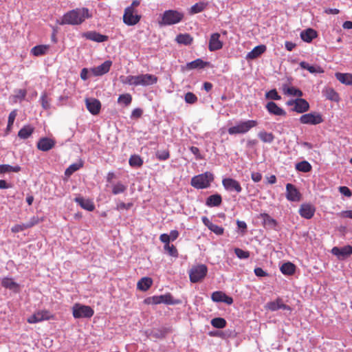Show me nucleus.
<instances>
[{"mask_svg":"<svg viewBox=\"0 0 352 352\" xmlns=\"http://www.w3.org/2000/svg\"><path fill=\"white\" fill-rule=\"evenodd\" d=\"M160 239L162 242H163L165 245L170 244V238L168 234H162L160 236Z\"/></svg>","mask_w":352,"mask_h":352,"instance_id":"nucleus-62","label":"nucleus"},{"mask_svg":"<svg viewBox=\"0 0 352 352\" xmlns=\"http://www.w3.org/2000/svg\"><path fill=\"white\" fill-rule=\"evenodd\" d=\"M211 299L214 302H223L227 305H232L233 303L232 298L221 291L214 292L211 295Z\"/></svg>","mask_w":352,"mask_h":352,"instance_id":"nucleus-17","label":"nucleus"},{"mask_svg":"<svg viewBox=\"0 0 352 352\" xmlns=\"http://www.w3.org/2000/svg\"><path fill=\"white\" fill-rule=\"evenodd\" d=\"M323 94L327 99L329 100L335 102H338L340 100L339 94L333 88H326L323 91Z\"/></svg>","mask_w":352,"mask_h":352,"instance_id":"nucleus-36","label":"nucleus"},{"mask_svg":"<svg viewBox=\"0 0 352 352\" xmlns=\"http://www.w3.org/2000/svg\"><path fill=\"white\" fill-rule=\"evenodd\" d=\"M213 180V174L210 172H205L194 176L191 179L190 184L197 189H204L208 188Z\"/></svg>","mask_w":352,"mask_h":352,"instance_id":"nucleus-4","label":"nucleus"},{"mask_svg":"<svg viewBox=\"0 0 352 352\" xmlns=\"http://www.w3.org/2000/svg\"><path fill=\"white\" fill-rule=\"evenodd\" d=\"M184 14L175 10H166L162 15L159 21L160 26L171 25L178 23L184 19Z\"/></svg>","mask_w":352,"mask_h":352,"instance_id":"nucleus-3","label":"nucleus"},{"mask_svg":"<svg viewBox=\"0 0 352 352\" xmlns=\"http://www.w3.org/2000/svg\"><path fill=\"white\" fill-rule=\"evenodd\" d=\"M1 285L2 287L12 290L15 293H18L20 291V285L11 278H3L1 280Z\"/></svg>","mask_w":352,"mask_h":352,"instance_id":"nucleus-22","label":"nucleus"},{"mask_svg":"<svg viewBox=\"0 0 352 352\" xmlns=\"http://www.w3.org/2000/svg\"><path fill=\"white\" fill-rule=\"evenodd\" d=\"M331 252L339 260H344L352 254V246L347 245L342 248L333 247Z\"/></svg>","mask_w":352,"mask_h":352,"instance_id":"nucleus-9","label":"nucleus"},{"mask_svg":"<svg viewBox=\"0 0 352 352\" xmlns=\"http://www.w3.org/2000/svg\"><path fill=\"white\" fill-rule=\"evenodd\" d=\"M309 109V104L308 102L302 98H297L296 103L292 111H296L298 113H302L307 111Z\"/></svg>","mask_w":352,"mask_h":352,"instance_id":"nucleus-23","label":"nucleus"},{"mask_svg":"<svg viewBox=\"0 0 352 352\" xmlns=\"http://www.w3.org/2000/svg\"><path fill=\"white\" fill-rule=\"evenodd\" d=\"M222 185L228 191H234L239 193L242 191V187L240 183L232 178H224L222 180Z\"/></svg>","mask_w":352,"mask_h":352,"instance_id":"nucleus-11","label":"nucleus"},{"mask_svg":"<svg viewBox=\"0 0 352 352\" xmlns=\"http://www.w3.org/2000/svg\"><path fill=\"white\" fill-rule=\"evenodd\" d=\"M254 274L259 277L267 276V273L265 272L261 267H256L254 269Z\"/></svg>","mask_w":352,"mask_h":352,"instance_id":"nucleus-59","label":"nucleus"},{"mask_svg":"<svg viewBox=\"0 0 352 352\" xmlns=\"http://www.w3.org/2000/svg\"><path fill=\"white\" fill-rule=\"evenodd\" d=\"M16 116V111H12L10 113L8 116V125L6 128L7 131H10L12 129L15 118Z\"/></svg>","mask_w":352,"mask_h":352,"instance_id":"nucleus-53","label":"nucleus"},{"mask_svg":"<svg viewBox=\"0 0 352 352\" xmlns=\"http://www.w3.org/2000/svg\"><path fill=\"white\" fill-rule=\"evenodd\" d=\"M265 308L272 311H275L278 309L292 311L291 307L284 304L283 299L280 298H277L275 300L267 302L265 305Z\"/></svg>","mask_w":352,"mask_h":352,"instance_id":"nucleus-14","label":"nucleus"},{"mask_svg":"<svg viewBox=\"0 0 352 352\" xmlns=\"http://www.w3.org/2000/svg\"><path fill=\"white\" fill-rule=\"evenodd\" d=\"M190 151L195 155L197 160L203 159V157L200 153L199 148L192 146L190 147Z\"/></svg>","mask_w":352,"mask_h":352,"instance_id":"nucleus-58","label":"nucleus"},{"mask_svg":"<svg viewBox=\"0 0 352 352\" xmlns=\"http://www.w3.org/2000/svg\"><path fill=\"white\" fill-rule=\"evenodd\" d=\"M56 142L48 138H42L37 142V148L42 151H48L54 147Z\"/></svg>","mask_w":352,"mask_h":352,"instance_id":"nucleus-16","label":"nucleus"},{"mask_svg":"<svg viewBox=\"0 0 352 352\" xmlns=\"http://www.w3.org/2000/svg\"><path fill=\"white\" fill-rule=\"evenodd\" d=\"M36 221H28L26 223L16 224L11 228L12 232H19L35 225Z\"/></svg>","mask_w":352,"mask_h":352,"instance_id":"nucleus-41","label":"nucleus"},{"mask_svg":"<svg viewBox=\"0 0 352 352\" xmlns=\"http://www.w3.org/2000/svg\"><path fill=\"white\" fill-rule=\"evenodd\" d=\"M143 164L142 160L138 155H133V166H140Z\"/></svg>","mask_w":352,"mask_h":352,"instance_id":"nucleus-63","label":"nucleus"},{"mask_svg":"<svg viewBox=\"0 0 352 352\" xmlns=\"http://www.w3.org/2000/svg\"><path fill=\"white\" fill-rule=\"evenodd\" d=\"M168 236H169L170 240L173 241L175 239H177V238L178 237L179 232H178V231L174 230L170 231V234H168Z\"/></svg>","mask_w":352,"mask_h":352,"instance_id":"nucleus-64","label":"nucleus"},{"mask_svg":"<svg viewBox=\"0 0 352 352\" xmlns=\"http://www.w3.org/2000/svg\"><path fill=\"white\" fill-rule=\"evenodd\" d=\"M299 120L303 124L316 125L323 122L324 119L320 113L311 112L301 116Z\"/></svg>","mask_w":352,"mask_h":352,"instance_id":"nucleus-7","label":"nucleus"},{"mask_svg":"<svg viewBox=\"0 0 352 352\" xmlns=\"http://www.w3.org/2000/svg\"><path fill=\"white\" fill-rule=\"evenodd\" d=\"M126 188V186L123 184L118 182L112 186V192L114 195H118L124 192Z\"/></svg>","mask_w":352,"mask_h":352,"instance_id":"nucleus-50","label":"nucleus"},{"mask_svg":"<svg viewBox=\"0 0 352 352\" xmlns=\"http://www.w3.org/2000/svg\"><path fill=\"white\" fill-rule=\"evenodd\" d=\"M314 206L309 204H302L299 209V213L301 217L307 219H311L314 216Z\"/></svg>","mask_w":352,"mask_h":352,"instance_id":"nucleus-19","label":"nucleus"},{"mask_svg":"<svg viewBox=\"0 0 352 352\" xmlns=\"http://www.w3.org/2000/svg\"><path fill=\"white\" fill-rule=\"evenodd\" d=\"M299 65L302 69L308 70L311 74L324 73V69L319 65H310L305 61H301Z\"/></svg>","mask_w":352,"mask_h":352,"instance_id":"nucleus-27","label":"nucleus"},{"mask_svg":"<svg viewBox=\"0 0 352 352\" xmlns=\"http://www.w3.org/2000/svg\"><path fill=\"white\" fill-rule=\"evenodd\" d=\"M41 105L43 109H48L50 107V100L46 93H43L41 97Z\"/></svg>","mask_w":352,"mask_h":352,"instance_id":"nucleus-55","label":"nucleus"},{"mask_svg":"<svg viewBox=\"0 0 352 352\" xmlns=\"http://www.w3.org/2000/svg\"><path fill=\"white\" fill-rule=\"evenodd\" d=\"M50 48L49 45H38L32 47L30 53L34 56H41L47 54Z\"/></svg>","mask_w":352,"mask_h":352,"instance_id":"nucleus-25","label":"nucleus"},{"mask_svg":"<svg viewBox=\"0 0 352 352\" xmlns=\"http://www.w3.org/2000/svg\"><path fill=\"white\" fill-rule=\"evenodd\" d=\"M176 41L179 44L190 45L192 42V37L188 34H179L176 37Z\"/></svg>","mask_w":352,"mask_h":352,"instance_id":"nucleus-38","label":"nucleus"},{"mask_svg":"<svg viewBox=\"0 0 352 352\" xmlns=\"http://www.w3.org/2000/svg\"><path fill=\"white\" fill-rule=\"evenodd\" d=\"M251 178L254 182H258L262 179V175L260 173H252L251 174Z\"/></svg>","mask_w":352,"mask_h":352,"instance_id":"nucleus-60","label":"nucleus"},{"mask_svg":"<svg viewBox=\"0 0 352 352\" xmlns=\"http://www.w3.org/2000/svg\"><path fill=\"white\" fill-rule=\"evenodd\" d=\"M157 82V78L153 74H141L133 76V85L148 86L155 84Z\"/></svg>","mask_w":352,"mask_h":352,"instance_id":"nucleus-8","label":"nucleus"},{"mask_svg":"<svg viewBox=\"0 0 352 352\" xmlns=\"http://www.w3.org/2000/svg\"><path fill=\"white\" fill-rule=\"evenodd\" d=\"M51 318L52 315L50 311L46 310L38 311L28 318V322L34 324L43 320H50Z\"/></svg>","mask_w":352,"mask_h":352,"instance_id":"nucleus-12","label":"nucleus"},{"mask_svg":"<svg viewBox=\"0 0 352 352\" xmlns=\"http://www.w3.org/2000/svg\"><path fill=\"white\" fill-rule=\"evenodd\" d=\"M123 21L128 25H132V5L125 9Z\"/></svg>","mask_w":352,"mask_h":352,"instance_id":"nucleus-45","label":"nucleus"},{"mask_svg":"<svg viewBox=\"0 0 352 352\" xmlns=\"http://www.w3.org/2000/svg\"><path fill=\"white\" fill-rule=\"evenodd\" d=\"M286 197L290 201L298 202L301 199V194L294 185L292 184H287Z\"/></svg>","mask_w":352,"mask_h":352,"instance_id":"nucleus-13","label":"nucleus"},{"mask_svg":"<svg viewBox=\"0 0 352 352\" xmlns=\"http://www.w3.org/2000/svg\"><path fill=\"white\" fill-rule=\"evenodd\" d=\"M76 203H78L82 208L86 209L88 211H92L94 209V205L89 199H84L83 197H79L75 199Z\"/></svg>","mask_w":352,"mask_h":352,"instance_id":"nucleus-31","label":"nucleus"},{"mask_svg":"<svg viewBox=\"0 0 352 352\" xmlns=\"http://www.w3.org/2000/svg\"><path fill=\"white\" fill-rule=\"evenodd\" d=\"M206 7V3L204 2L197 3L193 5L190 8L191 14H197L202 12Z\"/></svg>","mask_w":352,"mask_h":352,"instance_id":"nucleus-47","label":"nucleus"},{"mask_svg":"<svg viewBox=\"0 0 352 352\" xmlns=\"http://www.w3.org/2000/svg\"><path fill=\"white\" fill-rule=\"evenodd\" d=\"M339 192L342 195H343L347 197H351L352 196L351 190L346 186H340L339 188Z\"/></svg>","mask_w":352,"mask_h":352,"instance_id":"nucleus-57","label":"nucleus"},{"mask_svg":"<svg viewBox=\"0 0 352 352\" xmlns=\"http://www.w3.org/2000/svg\"><path fill=\"white\" fill-rule=\"evenodd\" d=\"M34 131V128L31 125H25L18 132V136L21 139H27L32 135Z\"/></svg>","mask_w":352,"mask_h":352,"instance_id":"nucleus-32","label":"nucleus"},{"mask_svg":"<svg viewBox=\"0 0 352 352\" xmlns=\"http://www.w3.org/2000/svg\"><path fill=\"white\" fill-rule=\"evenodd\" d=\"M283 91L285 94L288 95V96H298V97L302 96V91L294 87H288L287 85H284L283 86Z\"/></svg>","mask_w":352,"mask_h":352,"instance_id":"nucleus-34","label":"nucleus"},{"mask_svg":"<svg viewBox=\"0 0 352 352\" xmlns=\"http://www.w3.org/2000/svg\"><path fill=\"white\" fill-rule=\"evenodd\" d=\"M280 270V272L283 274L291 276V275H293L295 273L296 266H295L294 264H293V263H292L290 262H287V263H283L281 265Z\"/></svg>","mask_w":352,"mask_h":352,"instance_id":"nucleus-35","label":"nucleus"},{"mask_svg":"<svg viewBox=\"0 0 352 352\" xmlns=\"http://www.w3.org/2000/svg\"><path fill=\"white\" fill-rule=\"evenodd\" d=\"M164 250L171 256L177 258L178 256V251L174 245H164Z\"/></svg>","mask_w":352,"mask_h":352,"instance_id":"nucleus-49","label":"nucleus"},{"mask_svg":"<svg viewBox=\"0 0 352 352\" xmlns=\"http://www.w3.org/2000/svg\"><path fill=\"white\" fill-rule=\"evenodd\" d=\"M223 47V42L220 40L219 33L212 34L209 40L208 50L210 52L219 50Z\"/></svg>","mask_w":352,"mask_h":352,"instance_id":"nucleus-15","label":"nucleus"},{"mask_svg":"<svg viewBox=\"0 0 352 352\" xmlns=\"http://www.w3.org/2000/svg\"><path fill=\"white\" fill-rule=\"evenodd\" d=\"M265 108L272 115L285 116L286 112L281 107H278L274 102H269L266 104Z\"/></svg>","mask_w":352,"mask_h":352,"instance_id":"nucleus-20","label":"nucleus"},{"mask_svg":"<svg viewBox=\"0 0 352 352\" xmlns=\"http://www.w3.org/2000/svg\"><path fill=\"white\" fill-rule=\"evenodd\" d=\"M153 280L149 277H143L137 283V289L146 292L147 291L152 285Z\"/></svg>","mask_w":352,"mask_h":352,"instance_id":"nucleus-29","label":"nucleus"},{"mask_svg":"<svg viewBox=\"0 0 352 352\" xmlns=\"http://www.w3.org/2000/svg\"><path fill=\"white\" fill-rule=\"evenodd\" d=\"M222 203V197L219 194L209 196L206 200V205L208 207L219 206Z\"/></svg>","mask_w":352,"mask_h":352,"instance_id":"nucleus-28","label":"nucleus"},{"mask_svg":"<svg viewBox=\"0 0 352 352\" xmlns=\"http://www.w3.org/2000/svg\"><path fill=\"white\" fill-rule=\"evenodd\" d=\"M132 98L129 94H122L118 98V103L123 107L129 106L131 104Z\"/></svg>","mask_w":352,"mask_h":352,"instance_id":"nucleus-43","label":"nucleus"},{"mask_svg":"<svg viewBox=\"0 0 352 352\" xmlns=\"http://www.w3.org/2000/svg\"><path fill=\"white\" fill-rule=\"evenodd\" d=\"M91 16L87 8H76L65 14L60 24L79 25Z\"/></svg>","mask_w":352,"mask_h":352,"instance_id":"nucleus-1","label":"nucleus"},{"mask_svg":"<svg viewBox=\"0 0 352 352\" xmlns=\"http://www.w3.org/2000/svg\"><path fill=\"white\" fill-rule=\"evenodd\" d=\"M265 98L267 99L279 100L281 99L280 96L278 94L276 89H273L265 94Z\"/></svg>","mask_w":352,"mask_h":352,"instance_id":"nucleus-51","label":"nucleus"},{"mask_svg":"<svg viewBox=\"0 0 352 352\" xmlns=\"http://www.w3.org/2000/svg\"><path fill=\"white\" fill-rule=\"evenodd\" d=\"M156 156L160 160H166L169 158L170 153L168 151H158L156 153Z\"/></svg>","mask_w":352,"mask_h":352,"instance_id":"nucleus-56","label":"nucleus"},{"mask_svg":"<svg viewBox=\"0 0 352 352\" xmlns=\"http://www.w3.org/2000/svg\"><path fill=\"white\" fill-rule=\"evenodd\" d=\"M72 314L75 319L90 318L94 316V311L90 306L75 303L72 307Z\"/></svg>","mask_w":352,"mask_h":352,"instance_id":"nucleus-5","label":"nucleus"},{"mask_svg":"<svg viewBox=\"0 0 352 352\" xmlns=\"http://www.w3.org/2000/svg\"><path fill=\"white\" fill-rule=\"evenodd\" d=\"M152 302L154 304H160L164 302L166 304L171 303V296L170 295H161L153 296L152 298Z\"/></svg>","mask_w":352,"mask_h":352,"instance_id":"nucleus-40","label":"nucleus"},{"mask_svg":"<svg viewBox=\"0 0 352 352\" xmlns=\"http://www.w3.org/2000/svg\"><path fill=\"white\" fill-rule=\"evenodd\" d=\"M184 100L186 103L195 104L197 101V97L192 92H187L185 94Z\"/></svg>","mask_w":352,"mask_h":352,"instance_id":"nucleus-52","label":"nucleus"},{"mask_svg":"<svg viewBox=\"0 0 352 352\" xmlns=\"http://www.w3.org/2000/svg\"><path fill=\"white\" fill-rule=\"evenodd\" d=\"M82 166V164H77V163H75V164H71L65 171V175L67 176V177H69L70 175H72L74 172H76V170H78V169H80V168H81Z\"/></svg>","mask_w":352,"mask_h":352,"instance_id":"nucleus-48","label":"nucleus"},{"mask_svg":"<svg viewBox=\"0 0 352 352\" xmlns=\"http://www.w3.org/2000/svg\"><path fill=\"white\" fill-rule=\"evenodd\" d=\"M85 102L87 110L92 115L99 114L101 109V103L99 100L94 98H87Z\"/></svg>","mask_w":352,"mask_h":352,"instance_id":"nucleus-10","label":"nucleus"},{"mask_svg":"<svg viewBox=\"0 0 352 352\" xmlns=\"http://www.w3.org/2000/svg\"><path fill=\"white\" fill-rule=\"evenodd\" d=\"M259 139L265 143H272L274 140V135L272 133H267L264 131H261L258 133Z\"/></svg>","mask_w":352,"mask_h":352,"instance_id":"nucleus-39","label":"nucleus"},{"mask_svg":"<svg viewBox=\"0 0 352 352\" xmlns=\"http://www.w3.org/2000/svg\"><path fill=\"white\" fill-rule=\"evenodd\" d=\"M20 170L21 167L19 166H12L9 164L0 165V174H3L10 172L18 173Z\"/></svg>","mask_w":352,"mask_h":352,"instance_id":"nucleus-42","label":"nucleus"},{"mask_svg":"<svg viewBox=\"0 0 352 352\" xmlns=\"http://www.w3.org/2000/svg\"><path fill=\"white\" fill-rule=\"evenodd\" d=\"M311 168V165L307 161L300 162L296 165V169L303 173H308Z\"/></svg>","mask_w":352,"mask_h":352,"instance_id":"nucleus-44","label":"nucleus"},{"mask_svg":"<svg viewBox=\"0 0 352 352\" xmlns=\"http://www.w3.org/2000/svg\"><path fill=\"white\" fill-rule=\"evenodd\" d=\"M82 36L85 38L97 43H102L108 40V36L101 34L96 31H89L84 32Z\"/></svg>","mask_w":352,"mask_h":352,"instance_id":"nucleus-18","label":"nucleus"},{"mask_svg":"<svg viewBox=\"0 0 352 352\" xmlns=\"http://www.w3.org/2000/svg\"><path fill=\"white\" fill-rule=\"evenodd\" d=\"M257 125L258 122L255 120H241L236 125L228 128V132L231 135L245 134Z\"/></svg>","mask_w":352,"mask_h":352,"instance_id":"nucleus-2","label":"nucleus"},{"mask_svg":"<svg viewBox=\"0 0 352 352\" xmlns=\"http://www.w3.org/2000/svg\"><path fill=\"white\" fill-rule=\"evenodd\" d=\"M204 224L208 228V229L217 235H221L223 234L224 229L216 223L214 221H204Z\"/></svg>","mask_w":352,"mask_h":352,"instance_id":"nucleus-37","label":"nucleus"},{"mask_svg":"<svg viewBox=\"0 0 352 352\" xmlns=\"http://www.w3.org/2000/svg\"><path fill=\"white\" fill-rule=\"evenodd\" d=\"M208 272V268L206 265L200 264L192 266L189 271L190 280L193 283L201 281Z\"/></svg>","mask_w":352,"mask_h":352,"instance_id":"nucleus-6","label":"nucleus"},{"mask_svg":"<svg viewBox=\"0 0 352 352\" xmlns=\"http://www.w3.org/2000/svg\"><path fill=\"white\" fill-rule=\"evenodd\" d=\"M336 77L341 83L346 85H352V74L349 73H336Z\"/></svg>","mask_w":352,"mask_h":352,"instance_id":"nucleus-33","label":"nucleus"},{"mask_svg":"<svg viewBox=\"0 0 352 352\" xmlns=\"http://www.w3.org/2000/svg\"><path fill=\"white\" fill-rule=\"evenodd\" d=\"M209 65L208 62H205L201 58H197L196 60L188 63L186 64V68L189 70L194 69H202Z\"/></svg>","mask_w":352,"mask_h":352,"instance_id":"nucleus-30","label":"nucleus"},{"mask_svg":"<svg viewBox=\"0 0 352 352\" xmlns=\"http://www.w3.org/2000/svg\"><path fill=\"white\" fill-rule=\"evenodd\" d=\"M234 253L239 258H248L250 257V252L248 251H245L238 248L234 249Z\"/></svg>","mask_w":352,"mask_h":352,"instance_id":"nucleus-54","label":"nucleus"},{"mask_svg":"<svg viewBox=\"0 0 352 352\" xmlns=\"http://www.w3.org/2000/svg\"><path fill=\"white\" fill-rule=\"evenodd\" d=\"M226 324V320L223 318H214L211 320L212 326L217 329L224 328Z\"/></svg>","mask_w":352,"mask_h":352,"instance_id":"nucleus-46","label":"nucleus"},{"mask_svg":"<svg viewBox=\"0 0 352 352\" xmlns=\"http://www.w3.org/2000/svg\"><path fill=\"white\" fill-rule=\"evenodd\" d=\"M266 49L267 47L265 45L256 46L252 51L248 53L246 58L250 60L255 59L263 54L266 51Z\"/></svg>","mask_w":352,"mask_h":352,"instance_id":"nucleus-24","label":"nucleus"},{"mask_svg":"<svg viewBox=\"0 0 352 352\" xmlns=\"http://www.w3.org/2000/svg\"><path fill=\"white\" fill-rule=\"evenodd\" d=\"M317 36V32L312 28H308L300 33L301 39L307 43H311Z\"/></svg>","mask_w":352,"mask_h":352,"instance_id":"nucleus-26","label":"nucleus"},{"mask_svg":"<svg viewBox=\"0 0 352 352\" xmlns=\"http://www.w3.org/2000/svg\"><path fill=\"white\" fill-rule=\"evenodd\" d=\"M340 217L352 219V210H345L340 213Z\"/></svg>","mask_w":352,"mask_h":352,"instance_id":"nucleus-61","label":"nucleus"},{"mask_svg":"<svg viewBox=\"0 0 352 352\" xmlns=\"http://www.w3.org/2000/svg\"><path fill=\"white\" fill-rule=\"evenodd\" d=\"M111 65V61L106 60L100 65L92 68L91 72L94 74V76H102L109 71Z\"/></svg>","mask_w":352,"mask_h":352,"instance_id":"nucleus-21","label":"nucleus"}]
</instances>
